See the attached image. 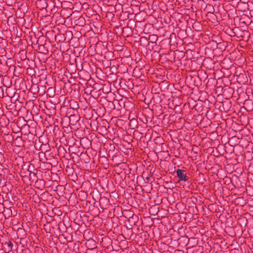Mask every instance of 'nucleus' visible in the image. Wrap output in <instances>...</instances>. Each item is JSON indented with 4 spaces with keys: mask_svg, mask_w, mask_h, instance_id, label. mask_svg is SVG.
I'll use <instances>...</instances> for the list:
<instances>
[{
    "mask_svg": "<svg viewBox=\"0 0 253 253\" xmlns=\"http://www.w3.org/2000/svg\"><path fill=\"white\" fill-rule=\"evenodd\" d=\"M176 174L179 179L181 181H186L187 180V176L184 170L178 169L176 170Z\"/></svg>",
    "mask_w": 253,
    "mask_h": 253,
    "instance_id": "f257e3e1",
    "label": "nucleus"
}]
</instances>
